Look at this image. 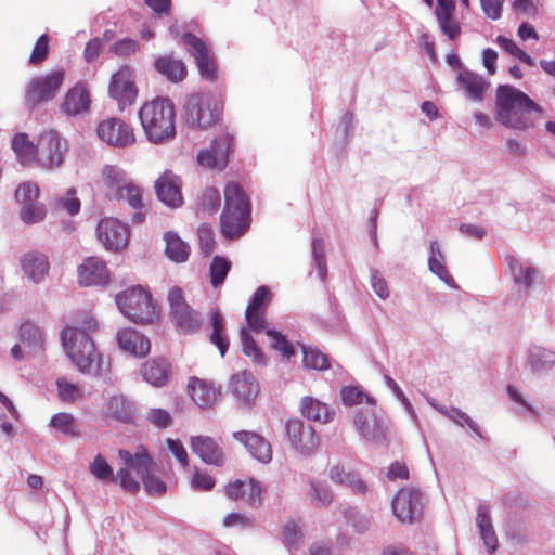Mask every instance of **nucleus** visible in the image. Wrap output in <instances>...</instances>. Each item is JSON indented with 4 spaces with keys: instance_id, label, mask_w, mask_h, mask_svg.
I'll use <instances>...</instances> for the list:
<instances>
[{
    "instance_id": "f257e3e1",
    "label": "nucleus",
    "mask_w": 555,
    "mask_h": 555,
    "mask_svg": "<svg viewBox=\"0 0 555 555\" xmlns=\"http://www.w3.org/2000/svg\"><path fill=\"white\" fill-rule=\"evenodd\" d=\"M542 114L543 108L526 93L509 85L496 90L495 117L503 126L525 130L533 126L532 114Z\"/></svg>"
},
{
    "instance_id": "f03ea898",
    "label": "nucleus",
    "mask_w": 555,
    "mask_h": 555,
    "mask_svg": "<svg viewBox=\"0 0 555 555\" xmlns=\"http://www.w3.org/2000/svg\"><path fill=\"white\" fill-rule=\"evenodd\" d=\"M61 338L66 354L81 374L103 377L109 372V358L96 350L91 337L81 332L63 328Z\"/></svg>"
},
{
    "instance_id": "7ed1b4c3",
    "label": "nucleus",
    "mask_w": 555,
    "mask_h": 555,
    "mask_svg": "<svg viewBox=\"0 0 555 555\" xmlns=\"http://www.w3.org/2000/svg\"><path fill=\"white\" fill-rule=\"evenodd\" d=\"M139 118L146 139L163 144L176 135V109L168 98H155L142 105Z\"/></svg>"
},
{
    "instance_id": "20e7f679",
    "label": "nucleus",
    "mask_w": 555,
    "mask_h": 555,
    "mask_svg": "<svg viewBox=\"0 0 555 555\" xmlns=\"http://www.w3.org/2000/svg\"><path fill=\"white\" fill-rule=\"evenodd\" d=\"M224 208L221 214V229L225 237H238L246 232L250 224V204L242 190L230 182L224 188Z\"/></svg>"
},
{
    "instance_id": "39448f33",
    "label": "nucleus",
    "mask_w": 555,
    "mask_h": 555,
    "mask_svg": "<svg viewBox=\"0 0 555 555\" xmlns=\"http://www.w3.org/2000/svg\"><path fill=\"white\" fill-rule=\"evenodd\" d=\"M101 178L108 198L124 199L133 209L142 206V188L134 183L122 168L105 165L101 170Z\"/></svg>"
},
{
    "instance_id": "423d86ee",
    "label": "nucleus",
    "mask_w": 555,
    "mask_h": 555,
    "mask_svg": "<svg viewBox=\"0 0 555 555\" xmlns=\"http://www.w3.org/2000/svg\"><path fill=\"white\" fill-rule=\"evenodd\" d=\"M118 456L122 462L124 467H120L114 479V483L131 492L135 493L140 489V482L131 475L130 470L137 475L144 476L151 469H156V463L143 446H138L134 452L121 449L118 451Z\"/></svg>"
},
{
    "instance_id": "0eeeda50",
    "label": "nucleus",
    "mask_w": 555,
    "mask_h": 555,
    "mask_svg": "<svg viewBox=\"0 0 555 555\" xmlns=\"http://www.w3.org/2000/svg\"><path fill=\"white\" fill-rule=\"evenodd\" d=\"M118 310L138 324L152 323L157 318L151 294L142 286H132L115 297Z\"/></svg>"
},
{
    "instance_id": "6e6552de",
    "label": "nucleus",
    "mask_w": 555,
    "mask_h": 555,
    "mask_svg": "<svg viewBox=\"0 0 555 555\" xmlns=\"http://www.w3.org/2000/svg\"><path fill=\"white\" fill-rule=\"evenodd\" d=\"M352 423L364 441L376 446H386L389 441V423L383 414L378 413L376 405L356 409Z\"/></svg>"
},
{
    "instance_id": "1a4fd4ad",
    "label": "nucleus",
    "mask_w": 555,
    "mask_h": 555,
    "mask_svg": "<svg viewBox=\"0 0 555 555\" xmlns=\"http://www.w3.org/2000/svg\"><path fill=\"white\" fill-rule=\"evenodd\" d=\"M167 301L170 321L178 332L193 334L201 328L202 317L186 302L182 288L171 287L167 295Z\"/></svg>"
},
{
    "instance_id": "9d476101",
    "label": "nucleus",
    "mask_w": 555,
    "mask_h": 555,
    "mask_svg": "<svg viewBox=\"0 0 555 555\" xmlns=\"http://www.w3.org/2000/svg\"><path fill=\"white\" fill-rule=\"evenodd\" d=\"M219 116V107L210 93L190 95L183 107V117L193 128L206 129L214 125Z\"/></svg>"
},
{
    "instance_id": "9b49d317",
    "label": "nucleus",
    "mask_w": 555,
    "mask_h": 555,
    "mask_svg": "<svg viewBox=\"0 0 555 555\" xmlns=\"http://www.w3.org/2000/svg\"><path fill=\"white\" fill-rule=\"evenodd\" d=\"M65 79V69L55 68L49 73L34 77L26 87L27 105L51 101L60 91Z\"/></svg>"
},
{
    "instance_id": "f8f14e48",
    "label": "nucleus",
    "mask_w": 555,
    "mask_h": 555,
    "mask_svg": "<svg viewBox=\"0 0 555 555\" xmlns=\"http://www.w3.org/2000/svg\"><path fill=\"white\" fill-rule=\"evenodd\" d=\"M182 40L188 52L194 59L201 77L211 82L216 81L219 76L218 66L207 44L191 33L184 34Z\"/></svg>"
},
{
    "instance_id": "ddd939ff",
    "label": "nucleus",
    "mask_w": 555,
    "mask_h": 555,
    "mask_svg": "<svg viewBox=\"0 0 555 555\" xmlns=\"http://www.w3.org/2000/svg\"><path fill=\"white\" fill-rule=\"evenodd\" d=\"M108 93L117 101L118 107L125 109L134 103L138 96V89L134 83V74L129 66L120 67L112 75Z\"/></svg>"
},
{
    "instance_id": "4468645a",
    "label": "nucleus",
    "mask_w": 555,
    "mask_h": 555,
    "mask_svg": "<svg viewBox=\"0 0 555 555\" xmlns=\"http://www.w3.org/2000/svg\"><path fill=\"white\" fill-rule=\"evenodd\" d=\"M130 236L129 228L115 218H104L96 227V237L103 247L111 251L125 248Z\"/></svg>"
},
{
    "instance_id": "2eb2a0df",
    "label": "nucleus",
    "mask_w": 555,
    "mask_h": 555,
    "mask_svg": "<svg viewBox=\"0 0 555 555\" xmlns=\"http://www.w3.org/2000/svg\"><path fill=\"white\" fill-rule=\"evenodd\" d=\"M98 137L111 146L125 149L135 142L131 126L119 118H109L101 121L96 128Z\"/></svg>"
},
{
    "instance_id": "dca6fc26",
    "label": "nucleus",
    "mask_w": 555,
    "mask_h": 555,
    "mask_svg": "<svg viewBox=\"0 0 555 555\" xmlns=\"http://www.w3.org/2000/svg\"><path fill=\"white\" fill-rule=\"evenodd\" d=\"M66 143L62 141L57 132L49 130L43 132L37 143L38 160L46 168H53L62 164Z\"/></svg>"
},
{
    "instance_id": "f3484780",
    "label": "nucleus",
    "mask_w": 555,
    "mask_h": 555,
    "mask_svg": "<svg viewBox=\"0 0 555 555\" xmlns=\"http://www.w3.org/2000/svg\"><path fill=\"white\" fill-rule=\"evenodd\" d=\"M135 414L134 404L124 395L104 396L100 416L107 423L129 424Z\"/></svg>"
},
{
    "instance_id": "a211bd4d",
    "label": "nucleus",
    "mask_w": 555,
    "mask_h": 555,
    "mask_svg": "<svg viewBox=\"0 0 555 555\" xmlns=\"http://www.w3.org/2000/svg\"><path fill=\"white\" fill-rule=\"evenodd\" d=\"M422 509V493L416 489H401L392 499L393 515L402 522H413Z\"/></svg>"
},
{
    "instance_id": "6ab92c4d",
    "label": "nucleus",
    "mask_w": 555,
    "mask_h": 555,
    "mask_svg": "<svg viewBox=\"0 0 555 555\" xmlns=\"http://www.w3.org/2000/svg\"><path fill=\"white\" fill-rule=\"evenodd\" d=\"M505 262L508 266L517 292L520 295H528L539 282L538 269L531 262L514 256H506Z\"/></svg>"
},
{
    "instance_id": "aec40b11",
    "label": "nucleus",
    "mask_w": 555,
    "mask_h": 555,
    "mask_svg": "<svg viewBox=\"0 0 555 555\" xmlns=\"http://www.w3.org/2000/svg\"><path fill=\"white\" fill-rule=\"evenodd\" d=\"M232 146V135L222 131L211 142L209 149L199 151L197 162L208 168L222 169L227 166Z\"/></svg>"
},
{
    "instance_id": "412c9836",
    "label": "nucleus",
    "mask_w": 555,
    "mask_h": 555,
    "mask_svg": "<svg viewBox=\"0 0 555 555\" xmlns=\"http://www.w3.org/2000/svg\"><path fill=\"white\" fill-rule=\"evenodd\" d=\"M287 436L293 448L304 454H310L318 447L319 440L311 425L300 420H291L286 425Z\"/></svg>"
},
{
    "instance_id": "4be33fe9",
    "label": "nucleus",
    "mask_w": 555,
    "mask_h": 555,
    "mask_svg": "<svg viewBox=\"0 0 555 555\" xmlns=\"http://www.w3.org/2000/svg\"><path fill=\"white\" fill-rule=\"evenodd\" d=\"M111 272L106 263L99 257H88L78 267V282L82 286L106 285Z\"/></svg>"
},
{
    "instance_id": "5701e85b",
    "label": "nucleus",
    "mask_w": 555,
    "mask_h": 555,
    "mask_svg": "<svg viewBox=\"0 0 555 555\" xmlns=\"http://www.w3.org/2000/svg\"><path fill=\"white\" fill-rule=\"evenodd\" d=\"M454 0H437L435 16L440 31L450 40L455 41L461 35V24L454 15Z\"/></svg>"
},
{
    "instance_id": "b1692460",
    "label": "nucleus",
    "mask_w": 555,
    "mask_h": 555,
    "mask_svg": "<svg viewBox=\"0 0 555 555\" xmlns=\"http://www.w3.org/2000/svg\"><path fill=\"white\" fill-rule=\"evenodd\" d=\"M225 492L233 500H243L251 506L262 503L263 488L255 479L235 480L227 486Z\"/></svg>"
},
{
    "instance_id": "393cba45",
    "label": "nucleus",
    "mask_w": 555,
    "mask_h": 555,
    "mask_svg": "<svg viewBox=\"0 0 555 555\" xmlns=\"http://www.w3.org/2000/svg\"><path fill=\"white\" fill-rule=\"evenodd\" d=\"M21 269L25 278L34 284H40L49 273L48 257L39 251H28L21 257Z\"/></svg>"
},
{
    "instance_id": "a878e982",
    "label": "nucleus",
    "mask_w": 555,
    "mask_h": 555,
    "mask_svg": "<svg viewBox=\"0 0 555 555\" xmlns=\"http://www.w3.org/2000/svg\"><path fill=\"white\" fill-rule=\"evenodd\" d=\"M157 197L164 204L170 207H179L182 204L181 181L178 176L171 171H165L162 177L155 181Z\"/></svg>"
},
{
    "instance_id": "bb28decb",
    "label": "nucleus",
    "mask_w": 555,
    "mask_h": 555,
    "mask_svg": "<svg viewBox=\"0 0 555 555\" xmlns=\"http://www.w3.org/2000/svg\"><path fill=\"white\" fill-rule=\"evenodd\" d=\"M140 374L151 386L164 387L171 377V364L165 358H153L142 364Z\"/></svg>"
},
{
    "instance_id": "cd10ccee",
    "label": "nucleus",
    "mask_w": 555,
    "mask_h": 555,
    "mask_svg": "<svg viewBox=\"0 0 555 555\" xmlns=\"http://www.w3.org/2000/svg\"><path fill=\"white\" fill-rule=\"evenodd\" d=\"M116 339L120 349L135 357H145L151 350L149 338L131 327L120 328Z\"/></svg>"
},
{
    "instance_id": "c85d7f7f",
    "label": "nucleus",
    "mask_w": 555,
    "mask_h": 555,
    "mask_svg": "<svg viewBox=\"0 0 555 555\" xmlns=\"http://www.w3.org/2000/svg\"><path fill=\"white\" fill-rule=\"evenodd\" d=\"M188 392L195 404L202 409L212 406L220 395L219 389L211 382L195 376L189 378Z\"/></svg>"
},
{
    "instance_id": "c756f323",
    "label": "nucleus",
    "mask_w": 555,
    "mask_h": 555,
    "mask_svg": "<svg viewBox=\"0 0 555 555\" xmlns=\"http://www.w3.org/2000/svg\"><path fill=\"white\" fill-rule=\"evenodd\" d=\"M233 437L259 462L269 463L272 460L271 444L260 435L243 430L234 433Z\"/></svg>"
},
{
    "instance_id": "7c9ffc66",
    "label": "nucleus",
    "mask_w": 555,
    "mask_h": 555,
    "mask_svg": "<svg viewBox=\"0 0 555 555\" xmlns=\"http://www.w3.org/2000/svg\"><path fill=\"white\" fill-rule=\"evenodd\" d=\"M192 451L201 457L203 462L209 465L221 466L224 462V454L217 442L206 436H195L191 438Z\"/></svg>"
},
{
    "instance_id": "2f4dec72",
    "label": "nucleus",
    "mask_w": 555,
    "mask_h": 555,
    "mask_svg": "<svg viewBox=\"0 0 555 555\" xmlns=\"http://www.w3.org/2000/svg\"><path fill=\"white\" fill-rule=\"evenodd\" d=\"M90 93L82 82H77L70 88L62 104V111L68 116H77L87 112L90 107Z\"/></svg>"
},
{
    "instance_id": "473e14b6",
    "label": "nucleus",
    "mask_w": 555,
    "mask_h": 555,
    "mask_svg": "<svg viewBox=\"0 0 555 555\" xmlns=\"http://www.w3.org/2000/svg\"><path fill=\"white\" fill-rule=\"evenodd\" d=\"M456 81L464 94L474 102H481L489 88V82L482 76L467 69L459 72Z\"/></svg>"
},
{
    "instance_id": "72a5a7b5",
    "label": "nucleus",
    "mask_w": 555,
    "mask_h": 555,
    "mask_svg": "<svg viewBox=\"0 0 555 555\" xmlns=\"http://www.w3.org/2000/svg\"><path fill=\"white\" fill-rule=\"evenodd\" d=\"M527 365L533 374L546 375L555 365V352L542 346H530L527 351Z\"/></svg>"
},
{
    "instance_id": "f704fd0d",
    "label": "nucleus",
    "mask_w": 555,
    "mask_h": 555,
    "mask_svg": "<svg viewBox=\"0 0 555 555\" xmlns=\"http://www.w3.org/2000/svg\"><path fill=\"white\" fill-rule=\"evenodd\" d=\"M230 388L237 400L249 403L258 395V385L251 373L242 371L234 374L231 378Z\"/></svg>"
},
{
    "instance_id": "c9c22d12",
    "label": "nucleus",
    "mask_w": 555,
    "mask_h": 555,
    "mask_svg": "<svg viewBox=\"0 0 555 555\" xmlns=\"http://www.w3.org/2000/svg\"><path fill=\"white\" fill-rule=\"evenodd\" d=\"M476 525L486 550L491 554L498 548V538L491 521L490 509L487 505L477 508Z\"/></svg>"
},
{
    "instance_id": "e433bc0d",
    "label": "nucleus",
    "mask_w": 555,
    "mask_h": 555,
    "mask_svg": "<svg viewBox=\"0 0 555 555\" xmlns=\"http://www.w3.org/2000/svg\"><path fill=\"white\" fill-rule=\"evenodd\" d=\"M430 255L428 257L429 271L438 276L442 282L452 288H457V284L449 273L446 267V258L441 251L440 245L437 241H431L429 244Z\"/></svg>"
},
{
    "instance_id": "4c0bfd02",
    "label": "nucleus",
    "mask_w": 555,
    "mask_h": 555,
    "mask_svg": "<svg viewBox=\"0 0 555 555\" xmlns=\"http://www.w3.org/2000/svg\"><path fill=\"white\" fill-rule=\"evenodd\" d=\"M55 386L57 399L65 404H75L83 401L87 397L86 388L82 384L74 383L64 376L55 380Z\"/></svg>"
},
{
    "instance_id": "58836bf2",
    "label": "nucleus",
    "mask_w": 555,
    "mask_h": 555,
    "mask_svg": "<svg viewBox=\"0 0 555 555\" xmlns=\"http://www.w3.org/2000/svg\"><path fill=\"white\" fill-rule=\"evenodd\" d=\"M301 414L311 421L327 423L333 420L335 412L326 403L311 397H305L300 404Z\"/></svg>"
},
{
    "instance_id": "ea45409f",
    "label": "nucleus",
    "mask_w": 555,
    "mask_h": 555,
    "mask_svg": "<svg viewBox=\"0 0 555 555\" xmlns=\"http://www.w3.org/2000/svg\"><path fill=\"white\" fill-rule=\"evenodd\" d=\"M166 256L173 262H185L191 248L176 232L168 231L164 234Z\"/></svg>"
},
{
    "instance_id": "a19ab883",
    "label": "nucleus",
    "mask_w": 555,
    "mask_h": 555,
    "mask_svg": "<svg viewBox=\"0 0 555 555\" xmlns=\"http://www.w3.org/2000/svg\"><path fill=\"white\" fill-rule=\"evenodd\" d=\"M155 69L172 82L182 81L186 76V66L181 60L169 55L160 56L155 61Z\"/></svg>"
},
{
    "instance_id": "79ce46f5",
    "label": "nucleus",
    "mask_w": 555,
    "mask_h": 555,
    "mask_svg": "<svg viewBox=\"0 0 555 555\" xmlns=\"http://www.w3.org/2000/svg\"><path fill=\"white\" fill-rule=\"evenodd\" d=\"M20 340L28 354H36L42 348V334L40 328L30 322H25L20 327Z\"/></svg>"
},
{
    "instance_id": "37998d69",
    "label": "nucleus",
    "mask_w": 555,
    "mask_h": 555,
    "mask_svg": "<svg viewBox=\"0 0 555 555\" xmlns=\"http://www.w3.org/2000/svg\"><path fill=\"white\" fill-rule=\"evenodd\" d=\"M50 426L69 438H78L81 435L79 425L70 413L60 412L53 414L50 420Z\"/></svg>"
},
{
    "instance_id": "c03bdc74",
    "label": "nucleus",
    "mask_w": 555,
    "mask_h": 555,
    "mask_svg": "<svg viewBox=\"0 0 555 555\" xmlns=\"http://www.w3.org/2000/svg\"><path fill=\"white\" fill-rule=\"evenodd\" d=\"M340 398L345 405L357 406V409L376 405L374 398L357 386L344 387L340 390Z\"/></svg>"
},
{
    "instance_id": "a18cd8bd",
    "label": "nucleus",
    "mask_w": 555,
    "mask_h": 555,
    "mask_svg": "<svg viewBox=\"0 0 555 555\" xmlns=\"http://www.w3.org/2000/svg\"><path fill=\"white\" fill-rule=\"evenodd\" d=\"M12 149L22 165L31 164L37 156V145H34L24 133L16 134L12 140Z\"/></svg>"
},
{
    "instance_id": "49530a36",
    "label": "nucleus",
    "mask_w": 555,
    "mask_h": 555,
    "mask_svg": "<svg viewBox=\"0 0 555 555\" xmlns=\"http://www.w3.org/2000/svg\"><path fill=\"white\" fill-rule=\"evenodd\" d=\"M210 320L212 327L210 343L219 349L221 357H224L229 347V339L224 328V320L218 311L211 312Z\"/></svg>"
},
{
    "instance_id": "de8ad7c7",
    "label": "nucleus",
    "mask_w": 555,
    "mask_h": 555,
    "mask_svg": "<svg viewBox=\"0 0 555 555\" xmlns=\"http://www.w3.org/2000/svg\"><path fill=\"white\" fill-rule=\"evenodd\" d=\"M308 495L317 507H326L334 501V492L331 487L319 480H311L309 482Z\"/></svg>"
},
{
    "instance_id": "09e8293b",
    "label": "nucleus",
    "mask_w": 555,
    "mask_h": 555,
    "mask_svg": "<svg viewBox=\"0 0 555 555\" xmlns=\"http://www.w3.org/2000/svg\"><path fill=\"white\" fill-rule=\"evenodd\" d=\"M302 541L301 528L295 520L286 521L282 527V542L289 552L297 550Z\"/></svg>"
},
{
    "instance_id": "8fccbe9b",
    "label": "nucleus",
    "mask_w": 555,
    "mask_h": 555,
    "mask_svg": "<svg viewBox=\"0 0 555 555\" xmlns=\"http://www.w3.org/2000/svg\"><path fill=\"white\" fill-rule=\"evenodd\" d=\"M241 343L243 353L250 358L255 363L263 365L266 364V357L260 348L257 346L253 336L247 330L241 328Z\"/></svg>"
},
{
    "instance_id": "3c124183",
    "label": "nucleus",
    "mask_w": 555,
    "mask_h": 555,
    "mask_svg": "<svg viewBox=\"0 0 555 555\" xmlns=\"http://www.w3.org/2000/svg\"><path fill=\"white\" fill-rule=\"evenodd\" d=\"M302 363L307 369L326 370L330 367L327 357L319 349L301 346Z\"/></svg>"
},
{
    "instance_id": "603ef678",
    "label": "nucleus",
    "mask_w": 555,
    "mask_h": 555,
    "mask_svg": "<svg viewBox=\"0 0 555 555\" xmlns=\"http://www.w3.org/2000/svg\"><path fill=\"white\" fill-rule=\"evenodd\" d=\"M495 42L507 53L513 55L514 57L518 59L522 63L527 64L528 66H534L535 61L521 48L517 46V43L504 36H498L495 39Z\"/></svg>"
},
{
    "instance_id": "864d4df0",
    "label": "nucleus",
    "mask_w": 555,
    "mask_h": 555,
    "mask_svg": "<svg viewBox=\"0 0 555 555\" xmlns=\"http://www.w3.org/2000/svg\"><path fill=\"white\" fill-rule=\"evenodd\" d=\"M344 516L348 524L354 529L358 533H365L371 529L372 520L371 517L362 514L358 509L353 507H348L344 512Z\"/></svg>"
},
{
    "instance_id": "5fc2aeb1",
    "label": "nucleus",
    "mask_w": 555,
    "mask_h": 555,
    "mask_svg": "<svg viewBox=\"0 0 555 555\" xmlns=\"http://www.w3.org/2000/svg\"><path fill=\"white\" fill-rule=\"evenodd\" d=\"M231 269V262L223 257L216 256L210 264V282L214 287L221 285Z\"/></svg>"
},
{
    "instance_id": "6e6d98bb",
    "label": "nucleus",
    "mask_w": 555,
    "mask_h": 555,
    "mask_svg": "<svg viewBox=\"0 0 555 555\" xmlns=\"http://www.w3.org/2000/svg\"><path fill=\"white\" fill-rule=\"evenodd\" d=\"M89 470L98 480L114 482L113 468L101 454H98L90 463Z\"/></svg>"
},
{
    "instance_id": "4d7b16f0",
    "label": "nucleus",
    "mask_w": 555,
    "mask_h": 555,
    "mask_svg": "<svg viewBox=\"0 0 555 555\" xmlns=\"http://www.w3.org/2000/svg\"><path fill=\"white\" fill-rule=\"evenodd\" d=\"M267 335L271 338V346L273 349L279 351L284 358L289 360L294 354L295 350L293 345L287 340L286 336L275 330H268Z\"/></svg>"
},
{
    "instance_id": "13d9d810",
    "label": "nucleus",
    "mask_w": 555,
    "mask_h": 555,
    "mask_svg": "<svg viewBox=\"0 0 555 555\" xmlns=\"http://www.w3.org/2000/svg\"><path fill=\"white\" fill-rule=\"evenodd\" d=\"M47 214L46 207L41 203L36 204H27L22 206L21 209V219L24 223L33 224L40 222L44 219Z\"/></svg>"
},
{
    "instance_id": "bf43d9fd",
    "label": "nucleus",
    "mask_w": 555,
    "mask_h": 555,
    "mask_svg": "<svg viewBox=\"0 0 555 555\" xmlns=\"http://www.w3.org/2000/svg\"><path fill=\"white\" fill-rule=\"evenodd\" d=\"M40 194L39 186L31 182L22 183L16 192L15 197L23 206L29 204H36Z\"/></svg>"
},
{
    "instance_id": "052dcab7",
    "label": "nucleus",
    "mask_w": 555,
    "mask_h": 555,
    "mask_svg": "<svg viewBox=\"0 0 555 555\" xmlns=\"http://www.w3.org/2000/svg\"><path fill=\"white\" fill-rule=\"evenodd\" d=\"M312 255L314 266L318 270L319 276L324 280L326 276L327 268L325 260V244L320 237H315L312 242Z\"/></svg>"
},
{
    "instance_id": "680f3d73",
    "label": "nucleus",
    "mask_w": 555,
    "mask_h": 555,
    "mask_svg": "<svg viewBox=\"0 0 555 555\" xmlns=\"http://www.w3.org/2000/svg\"><path fill=\"white\" fill-rule=\"evenodd\" d=\"M156 469H151L141 477L144 489L151 495H162L167 491L166 483L155 475Z\"/></svg>"
},
{
    "instance_id": "e2e57ef3",
    "label": "nucleus",
    "mask_w": 555,
    "mask_h": 555,
    "mask_svg": "<svg viewBox=\"0 0 555 555\" xmlns=\"http://www.w3.org/2000/svg\"><path fill=\"white\" fill-rule=\"evenodd\" d=\"M220 202L219 191L216 188H207L199 199V207L208 214H214L218 210Z\"/></svg>"
},
{
    "instance_id": "0e129e2a",
    "label": "nucleus",
    "mask_w": 555,
    "mask_h": 555,
    "mask_svg": "<svg viewBox=\"0 0 555 555\" xmlns=\"http://www.w3.org/2000/svg\"><path fill=\"white\" fill-rule=\"evenodd\" d=\"M215 479L205 472L194 469L190 479L191 488L194 490L209 491L215 487Z\"/></svg>"
},
{
    "instance_id": "69168bd1",
    "label": "nucleus",
    "mask_w": 555,
    "mask_h": 555,
    "mask_svg": "<svg viewBox=\"0 0 555 555\" xmlns=\"http://www.w3.org/2000/svg\"><path fill=\"white\" fill-rule=\"evenodd\" d=\"M198 238L202 253L205 256L211 255L216 245L212 229L206 224H202L198 228Z\"/></svg>"
},
{
    "instance_id": "338daca9",
    "label": "nucleus",
    "mask_w": 555,
    "mask_h": 555,
    "mask_svg": "<svg viewBox=\"0 0 555 555\" xmlns=\"http://www.w3.org/2000/svg\"><path fill=\"white\" fill-rule=\"evenodd\" d=\"M245 319L251 331L262 332L267 328L264 310L246 309Z\"/></svg>"
},
{
    "instance_id": "774afa93",
    "label": "nucleus",
    "mask_w": 555,
    "mask_h": 555,
    "mask_svg": "<svg viewBox=\"0 0 555 555\" xmlns=\"http://www.w3.org/2000/svg\"><path fill=\"white\" fill-rule=\"evenodd\" d=\"M49 53V37L48 35L43 34L39 37L37 40L34 50L30 54L29 62L31 64H39L41 63Z\"/></svg>"
}]
</instances>
